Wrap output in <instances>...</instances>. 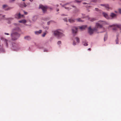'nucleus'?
I'll return each instance as SVG.
<instances>
[{
	"instance_id": "obj_1",
	"label": "nucleus",
	"mask_w": 121,
	"mask_h": 121,
	"mask_svg": "<svg viewBox=\"0 0 121 121\" xmlns=\"http://www.w3.org/2000/svg\"><path fill=\"white\" fill-rule=\"evenodd\" d=\"M54 33V35L58 38L60 37L63 35L61 31L60 30H57L55 31Z\"/></svg>"
},
{
	"instance_id": "obj_2",
	"label": "nucleus",
	"mask_w": 121,
	"mask_h": 121,
	"mask_svg": "<svg viewBox=\"0 0 121 121\" xmlns=\"http://www.w3.org/2000/svg\"><path fill=\"white\" fill-rule=\"evenodd\" d=\"M12 39L13 40H17L19 37V34L17 32L13 33L11 34Z\"/></svg>"
},
{
	"instance_id": "obj_3",
	"label": "nucleus",
	"mask_w": 121,
	"mask_h": 121,
	"mask_svg": "<svg viewBox=\"0 0 121 121\" xmlns=\"http://www.w3.org/2000/svg\"><path fill=\"white\" fill-rule=\"evenodd\" d=\"M104 21H99L98 22L96 23L95 28L96 29L97 31L98 28H101L102 27V25L104 24Z\"/></svg>"
},
{
	"instance_id": "obj_4",
	"label": "nucleus",
	"mask_w": 121,
	"mask_h": 121,
	"mask_svg": "<svg viewBox=\"0 0 121 121\" xmlns=\"http://www.w3.org/2000/svg\"><path fill=\"white\" fill-rule=\"evenodd\" d=\"M113 27V30H117L118 28H119L120 30H121V25L120 24H115L112 25L110 26V27Z\"/></svg>"
},
{
	"instance_id": "obj_5",
	"label": "nucleus",
	"mask_w": 121,
	"mask_h": 121,
	"mask_svg": "<svg viewBox=\"0 0 121 121\" xmlns=\"http://www.w3.org/2000/svg\"><path fill=\"white\" fill-rule=\"evenodd\" d=\"M97 29L96 28H94L93 29L91 28V27H90L88 28V32L90 35L92 34L94 31H96Z\"/></svg>"
},
{
	"instance_id": "obj_6",
	"label": "nucleus",
	"mask_w": 121,
	"mask_h": 121,
	"mask_svg": "<svg viewBox=\"0 0 121 121\" xmlns=\"http://www.w3.org/2000/svg\"><path fill=\"white\" fill-rule=\"evenodd\" d=\"M39 8L42 9L43 12L45 13L46 11L47 7V6H44L42 5H40L39 6Z\"/></svg>"
},
{
	"instance_id": "obj_7",
	"label": "nucleus",
	"mask_w": 121,
	"mask_h": 121,
	"mask_svg": "<svg viewBox=\"0 0 121 121\" xmlns=\"http://www.w3.org/2000/svg\"><path fill=\"white\" fill-rule=\"evenodd\" d=\"M76 41L78 43H79L80 42V40L79 38L78 37H76L74 39L73 42V44L74 45H76V44L75 42V41Z\"/></svg>"
},
{
	"instance_id": "obj_8",
	"label": "nucleus",
	"mask_w": 121,
	"mask_h": 121,
	"mask_svg": "<svg viewBox=\"0 0 121 121\" xmlns=\"http://www.w3.org/2000/svg\"><path fill=\"white\" fill-rule=\"evenodd\" d=\"M23 15H21L20 13L17 14L15 15V17L18 19H19L21 17H23Z\"/></svg>"
},
{
	"instance_id": "obj_9",
	"label": "nucleus",
	"mask_w": 121,
	"mask_h": 121,
	"mask_svg": "<svg viewBox=\"0 0 121 121\" xmlns=\"http://www.w3.org/2000/svg\"><path fill=\"white\" fill-rule=\"evenodd\" d=\"M77 28L76 27H73L72 29L73 33L74 34H76L77 31Z\"/></svg>"
},
{
	"instance_id": "obj_10",
	"label": "nucleus",
	"mask_w": 121,
	"mask_h": 121,
	"mask_svg": "<svg viewBox=\"0 0 121 121\" xmlns=\"http://www.w3.org/2000/svg\"><path fill=\"white\" fill-rule=\"evenodd\" d=\"M100 5L102 6L103 7L105 8L107 10L109 9V6L108 4H101Z\"/></svg>"
},
{
	"instance_id": "obj_11",
	"label": "nucleus",
	"mask_w": 121,
	"mask_h": 121,
	"mask_svg": "<svg viewBox=\"0 0 121 121\" xmlns=\"http://www.w3.org/2000/svg\"><path fill=\"white\" fill-rule=\"evenodd\" d=\"M103 14L104 16L106 19H109V16L105 12H103Z\"/></svg>"
},
{
	"instance_id": "obj_12",
	"label": "nucleus",
	"mask_w": 121,
	"mask_h": 121,
	"mask_svg": "<svg viewBox=\"0 0 121 121\" xmlns=\"http://www.w3.org/2000/svg\"><path fill=\"white\" fill-rule=\"evenodd\" d=\"M2 39L4 41V42L6 44L7 47H8V42L9 41L8 40L6 39H5L3 38V39L2 38Z\"/></svg>"
},
{
	"instance_id": "obj_13",
	"label": "nucleus",
	"mask_w": 121,
	"mask_h": 121,
	"mask_svg": "<svg viewBox=\"0 0 121 121\" xmlns=\"http://www.w3.org/2000/svg\"><path fill=\"white\" fill-rule=\"evenodd\" d=\"M87 27L86 25H83L79 27V28L81 30H83L85 29Z\"/></svg>"
},
{
	"instance_id": "obj_14",
	"label": "nucleus",
	"mask_w": 121,
	"mask_h": 121,
	"mask_svg": "<svg viewBox=\"0 0 121 121\" xmlns=\"http://www.w3.org/2000/svg\"><path fill=\"white\" fill-rule=\"evenodd\" d=\"M75 20H76V19H73L72 18H71L69 19V22L70 23H72L74 22Z\"/></svg>"
},
{
	"instance_id": "obj_15",
	"label": "nucleus",
	"mask_w": 121,
	"mask_h": 121,
	"mask_svg": "<svg viewBox=\"0 0 121 121\" xmlns=\"http://www.w3.org/2000/svg\"><path fill=\"white\" fill-rule=\"evenodd\" d=\"M113 18H115L116 17L117 15L113 13H112L110 15Z\"/></svg>"
},
{
	"instance_id": "obj_16",
	"label": "nucleus",
	"mask_w": 121,
	"mask_h": 121,
	"mask_svg": "<svg viewBox=\"0 0 121 121\" xmlns=\"http://www.w3.org/2000/svg\"><path fill=\"white\" fill-rule=\"evenodd\" d=\"M82 44L85 46H87L88 45L87 42L86 40H84Z\"/></svg>"
},
{
	"instance_id": "obj_17",
	"label": "nucleus",
	"mask_w": 121,
	"mask_h": 121,
	"mask_svg": "<svg viewBox=\"0 0 121 121\" xmlns=\"http://www.w3.org/2000/svg\"><path fill=\"white\" fill-rule=\"evenodd\" d=\"M42 32L41 30H39V31H36L35 32V34L38 35L40 34Z\"/></svg>"
},
{
	"instance_id": "obj_18",
	"label": "nucleus",
	"mask_w": 121,
	"mask_h": 121,
	"mask_svg": "<svg viewBox=\"0 0 121 121\" xmlns=\"http://www.w3.org/2000/svg\"><path fill=\"white\" fill-rule=\"evenodd\" d=\"M20 6L21 7H25L27 5L25 4V3L24 2L22 4H20Z\"/></svg>"
},
{
	"instance_id": "obj_19",
	"label": "nucleus",
	"mask_w": 121,
	"mask_h": 121,
	"mask_svg": "<svg viewBox=\"0 0 121 121\" xmlns=\"http://www.w3.org/2000/svg\"><path fill=\"white\" fill-rule=\"evenodd\" d=\"M19 22L23 23H25L26 22V21L25 20H23L19 21Z\"/></svg>"
},
{
	"instance_id": "obj_20",
	"label": "nucleus",
	"mask_w": 121,
	"mask_h": 121,
	"mask_svg": "<svg viewBox=\"0 0 121 121\" xmlns=\"http://www.w3.org/2000/svg\"><path fill=\"white\" fill-rule=\"evenodd\" d=\"M24 38L25 39L27 40H30V37L28 36H27L24 37Z\"/></svg>"
},
{
	"instance_id": "obj_21",
	"label": "nucleus",
	"mask_w": 121,
	"mask_h": 121,
	"mask_svg": "<svg viewBox=\"0 0 121 121\" xmlns=\"http://www.w3.org/2000/svg\"><path fill=\"white\" fill-rule=\"evenodd\" d=\"M76 20L78 22H82V21L81 19L80 18H78L76 19Z\"/></svg>"
},
{
	"instance_id": "obj_22",
	"label": "nucleus",
	"mask_w": 121,
	"mask_h": 121,
	"mask_svg": "<svg viewBox=\"0 0 121 121\" xmlns=\"http://www.w3.org/2000/svg\"><path fill=\"white\" fill-rule=\"evenodd\" d=\"M82 0H75L74 2L79 3L82 1Z\"/></svg>"
},
{
	"instance_id": "obj_23",
	"label": "nucleus",
	"mask_w": 121,
	"mask_h": 121,
	"mask_svg": "<svg viewBox=\"0 0 121 121\" xmlns=\"http://www.w3.org/2000/svg\"><path fill=\"white\" fill-rule=\"evenodd\" d=\"M90 19V21L91 22H93L96 20V19L95 18H91V19Z\"/></svg>"
},
{
	"instance_id": "obj_24",
	"label": "nucleus",
	"mask_w": 121,
	"mask_h": 121,
	"mask_svg": "<svg viewBox=\"0 0 121 121\" xmlns=\"http://www.w3.org/2000/svg\"><path fill=\"white\" fill-rule=\"evenodd\" d=\"M8 6L6 5H4L3 6V9H5Z\"/></svg>"
},
{
	"instance_id": "obj_25",
	"label": "nucleus",
	"mask_w": 121,
	"mask_h": 121,
	"mask_svg": "<svg viewBox=\"0 0 121 121\" xmlns=\"http://www.w3.org/2000/svg\"><path fill=\"white\" fill-rule=\"evenodd\" d=\"M107 39V36L106 35H105V36L104 38V41H105Z\"/></svg>"
},
{
	"instance_id": "obj_26",
	"label": "nucleus",
	"mask_w": 121,
	"mask_h": 121,
	"mask_svg": "<svg viewBox=\"0 0 121 121\" xmlns=\"http://www.w3.org/2000/svg\"><path fill=\"white\" fill-rule=\"evenodd\" d=\"M47 32H45L42 35V36L43 37H44L45 35L47 34Z\"/></svg>"
},
{
	"instance_id": "obj_27",
	"label": "nucleus",
	"mask_w": 121,
	"mask_h": 121,
	"mask_svg": "<svg viewBox=\"0 0 121 121\" xmlns=\"http://www.w3.org/2000/svg\"><path fill=\"white\" fill-rule=\"evenodd\" d=\"M52 21H49L48 22H47L48 25H49L50 24V23H52Z\"/></svg>"
},
{
	"instance_id": "obj_28",
	"label": "nucleus",
	"mask_w": 121,
	"mask_h": 121,
	"mask_svg": "<svg viewBox=\"0 0 121 121\" xmlns=\"http://www.w3.org/2000/svg\"><path fill=\"white\" fill-rule=\"evenodd\" d=\"M12 9V8H7V9H5V10H10V9Z\"/></svg>"
},
{
	"instance_id": "obj_29",
	"label": "nucleus",
	"mask_w": 121,
	"mask_h": 121,
	"mask_svg": "<svg viewBox=\"0 0 121 121\" xmlns=\"http://www.w3.org/2000/svg\"><path fill=\"white\" fill-rule=\"evenodd\" d=\"M61 43V42L60 41H59L57 42V44H58L59 45Z\"/></svg>"
},
{
	"instance_id": "obj_30",
	"label": "nucleus",
	"mask_w": 121,
	"mask_h": 121,
	"mask_svg": "<svg viewBox=\"0 0 121 121\" xmlns=\"http://www.w3.org/2000/svg\"><path fill=\"white\" fill-rule=\"evenodd\" d=\"M15 0H10L9 1L10 2H12L14 1Z\"/></svg>"
},
{
	"instance_id": "obj_31",
	"label": "nucleus",
	"mask_w": 121,
	"mask_h": 121,
	"mask_svg": "<svg viewBox=\"0 0 121 121\" xmlns=\"http://www.w3.org/2000/svg\"><path fill=\"white\" fill-rule=\"evenodd\" d=\"M92 1L93 2H95L97 1V0H92Z\"/></svg>"
},
{
	"instance_id": "obj_32",
	"label": "nucleus",
	"mask_w": 121,
	"mask_h": 121,
	"mask_svg": "<svg viewBox=\"0 0 121 121\" xmlns=\"http://www.w3.org/2000/svg\"><path fill=\"white\" fill-rule=\"evenodd\" d=\"M4 15L2 16L1 15H0V18H1L2 17H4Z\"/></svg>"
},
{
	"instance_id": "obj_33",
	"label": "nucleus",
	"mask_w": 121,
	"mask_h": 121,
	"mask_svg": "<svg viewBox=\"0 0 121 121\" xmlns=\"http://www.w3.org/2000/svg\"><path fill=\"white\" fill-rule=\"evenodd\" d=\"M64 20L65 21H67V19L66 18H64Z\"/></svg>"
},
{
	"instance_id": "obj_34",
	"label": "nucleus",
	"mask_w": 121,
	"mask_h": 121,
	"mask_svg": "<svg viewBox=\"0 0 121 121\" xmlns=\"http://www.w3.org/2000/svg\"><path fill=\"white\" fill-rule=\"evenodd\" d=\"M24 13L25 15H27V12H25L24 11Z\"/></svg>"
},
{
	"instance_id": "obj_35",
	"label": "nucleus",
	"mask_w": 121,
	"mask_h": 121,
	"mask_svg": "<svg viewBox=\"0 0 121 121\" xmlns=\"http://www.w3.org/2000/svg\"><path fill=\"white\" fill-rule=\"evenodd\" d=\"M119 11L120 13H121V9H119Z\"/></svg>"
},
{
	"instance_id": "obj_36",
	"label": "nucleus",
	"mask_w": 121,
	"mask_h": 121,
	"mask_svg": "<svg viewBox=\"0 0 121 121\" xmlns=\"http://www.w3.org/2000/svg\"><path fill=\"white\" fill-rule=\"evenodd\" d=\"M4 34L5 35H9V34L8 33H4Z\"/></svg>"
},
{
	"instance_id": "obj_37",
	"label": "nucleus",
	"mask_w": 121,
	"mask_h": 121,
	"mask_svg": "<svg viewBox=\"0 0 121 121\" xmlns=\"http://www.w3.org/2000/svg\"><path fill=\"white\" fill-rule=\"evenodd\" d=\"M64 8H65V9H68V10H69V9L68 7H65Z\"/></svg>"
},
{
	"instance_id": "obj_38",
	"label": "nucleus",
	"mask_w": 121,
	"mask_h": 121,
	"mask_svg": "<svg viewBox=\"0 0 121 121\" xmlns=\"http://www.w3.org/2000/svg\"><path fill=\"white\" fill-rule=\"evenodd\" d=\"M98 9L97 8H95V10L96 11H98Z\"/></svg>"
},
{
	"instance_id": "obj_39",
	"label": "nucleus",
	"mask_w": 121,
	"mask_h": 121,
	"mask_svg": "<svg viewBox=\"0 0 121 121\" xmlns=\"http://www.w3.org/2000/svg\"><path fill=\"white\" fill-rule=\"evenodd\" d=\"M90 7V5H87V6H86V7Z\"/></svg>"
},
{
	"instance_id": "obj_40",
	"label": "nucleus",
	"mask_w": 121,
	"mask_h": 121,
	"mask_svg": "<svg viewBox=\"0 0 121 121\" xmlns=\"http://www.w3.org/2000/svg\"><path fill=\"white\" fill-rule=\"evenodd\" d=\"M9 20H12L13 19L12 18H9Z\"/></svg>"
},
{
	"instance_id": "obj_41",
	"label": "nucleus",
	"mask_w": 121,
	"mask_h": 121,
	"mask_svg": "<svg viewBox=\"0 0 121 121\" xmlns=\"http://www.w3.org/2000/svg\"><path fill=\"white\" fill-rule=\"evenodd\" d=\"M83 4H87L86 3H83Z\"/></svg>"
},
{
	"instance_id": "obj_42",
	"label": "nucleus",
	"mask_w": 121,
	"mask_h": 121,
	"mask_svg": "<svg viewBox=\"0 0 121 121\" xmlns=\"http://www.w3.org/2000/svg\"><path fill=\"white\" fill-rule=\"evenodd\" d=\"M88 50H89V51H91V49L90 48H89L88 49Z\"/></svg>"
},
{
	"instance_id": "obj_43",
	"label": "nucleus",
	"mask_w": 121,
	"mask_h": 121,
	"mask_svg": "<svg viewBox=\"0 0 121 121\" xmlns=\"http://www.w3.org/2000/svg\"><path fill=\"white\" fill-rule=\"evenodd\" d=\"M59 11V9H57V10H56L58 12V11Z\"/></svg>"
},
{
	"instance_id": "obj_44",
	"label": "nucleus",
	"mask_w": 121,
	"mask_h": 121,
	"mask_svg": "<svg viewBox=\"0 0 121 121\" xmlns=\"http://www.w3.org/2000/svg\"><path fill=\"white\" fill-rule=\"evenodd\" d=\"M31 2H32L33 1V0H29Z\"/></svg>"
},
{
	"instance_id": "obj_45",
	"label": "nucleus",
	"mask_w": 121,
	"mask_h": 121,
	"mask_svg": "<svg viewBox=\"0 0 121 121\" xmlns=\"http://www.w3.org/2000/svg\"><path fill=\"white\" fill-rule=\"evenodd\" d=\"M72 6L73 7H75V6Z\"/></svg>"
},
{
	"instance_id": "obj_46",
	"label": "nucleus",
	"mask_w": 121,
	"mask_h": 121,
	"mask_svg": "<svg viewBox=\"0 0 121 121\" xmlns=\"http://www.w3.org/2000/svg\"><path fill=\"white\" fill-rule=\"evenodd\" d=\"M118 42H116V43L117 44H118Z\"/></svg>"
},
{
	"instance_id": "obj_47",
	"label": "nucleus",
	"mask_w": 121,
	"mask_h": 121,
	"mask_svg": "<svg viewBox=\"0 0 121 121\" xmlns=\"http://www.w3.org/2000/svg\"><path fill=\"white\" fill-rule=\"evenodd\" d=\"M22 1H25V0H22Z\"/></svg>"
},
{
	"instance_id": "obj_48",
	"label": "nucleus",
	"mask_w": 121,
	"mask_h": 121,
	"mask_svg": "<svg viewBox=\"0 0 121 121\" xmlns=\"http://www.w3.org/2000/svg\"><path fill=\"white\" fill-rule=\"evenodd\" d=\"M84 17H83V18H84Z\"/></svg>"
}]
</instances>
